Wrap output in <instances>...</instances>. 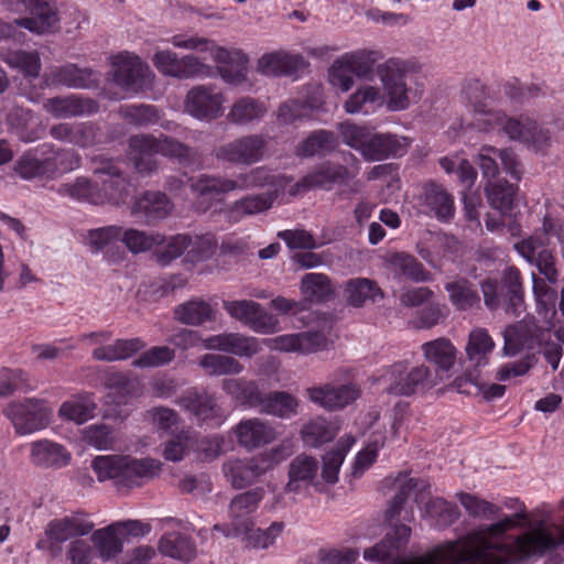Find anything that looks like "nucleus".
<instances>
[{
	"label": "nucleus",
	"mask_w": 564,
	"mask_h": 564,
	"mask_svg": "<svg viewBox=\"0 0 564 564\" xmlns=\"http://www.w3.org/2000/svg\"><path fill=\"white\" fill-rule=\"evenodd\" d=\"M161 462L154 458H134L122 455L97 456L91 468L99 481L111 479L119 488L140 487L144 481L156 477L161 471Z\"/></svg>",
	"instance_id": "obj_1"
},
{
	"label": "nucleus",
	"mask_w": 564,
	"mask_h": 564,
	"mask_svg": "<svg viewBox=\"0 0 564 564\" xmlns=\"http://www.w3.org/2000/svg\"><path fill=\"white\" fill-rule=\"evenodd\" d=\"M485 306L490 311L502 308L518 317L524 311V291L521 273L516 267H507L499 280L487 278L480 282Z\"/></svg>",
	"instance_id": "obj_2"
},
{
	"label": "nucleus",
	"mask_w": 564,
	"mask_h": 564,
	"mask_svg": "<svg viewBox=\"0 0 564 564\" xmlns=\"http://www.w3.org/2000/svg\"><path fill=\"white\" fill-rule=\"evenodd\" d=\"M94 527V522L84 511L54 518L45 525L43 538L36 542V549L56 557L62 554L65 542L88 535Z\"/></svg>",
	"instance_id": "obj_3"
},
{
	"label": "nucleus",
	"mask_w": 564,
	"mask_h": 564,
	"mask_svg": "<svg viewBox=\"0 0 564 564\" xmlns=\"http://www.w3.org/2000/svg\"><path fill=\"white\" fill-rule=\"evenodd\" d=\"M377 75L388 98V108L392 111L405 110L411 104L412 89L408 78L416 73V64L391 57L377 66Z\"/></svg>",
	"instance_id": "obj_4"
},
{
	"label": "nucleus",
	"mask_w": 564,
	"mask_h": 564,
	"mask_svg": "<svg viewBox=\"0 0 564 564\" xmlns=\"http://www.w3.org/2000/svg\"><path fill=\"white\" fill-rule=\"evenodd\" d=\"M267 147L268 141L263 134H245L215 147L212 156L223 164L249 166L263 160Z\"/></svg>",
	"instance_id": "obj_5"
},
{
	"label": "nucleus",
	"mask_w": 564,
	"mask_h": 564,
	"mask_svg": "<svg viewBox=\"0 0 564 564\" xmlns=\"http://www.w3.org/2000/svg\"><path fill=\"white\" fill-rule=\"evenodd\" d=\"M444 381V377L425 365H419L408 369L402 364L392 367L387 392L393 395H412L416 392H425Z\"/></svg>",
	"instance_id": "obj_6"
},
{
	"label": "nucleus",
	"mask_w": 564,
	"mask_h": 564,
	"mask_svg": "<svg viewBox=\"0 0 564 564\" xmlns=\"http://www.w3.org/2000/svg\"><path fill=\"white\" fill-rule=\"evenodd\" d=\"M98 178L96 193L93 197L95 205L110 203L119 205L124 203L129 196V181L122 173L120 166L112 160H101L94 169Z\"/></svg>",
	"instance_id": "obj_7"
},
{
	"label": "nucleus",
	"mask_w": 564,
	"mask_h": 564,
	"mask_svg": "<svg viewBox=\"0 0 564 564\" xmlns=\"http://www.w3.org/2000/svg\"><path fill=\"white\" fill-rule=\"evenodd\" d=\"M264 495L262 487H256L234 497L229 503L230 524H215L213 530L220 531L225 536L248 533L253 527L252 513L258 509Z\"/></svg>",
	"instance_id": "obj_8"
},
{
	"label": "nucleus",
	"mask_w": 564,
	"mask_h": 564,
	"mask_svg": "<svg viewBox=\"0 0 564 564\" xmlns=\"http://www.w3.org/2000/svg\"><path fill=\"white\" fill-rule=\"evenodd\" d=\"M6 414L12 422L17 434L28 435L48 426L53 410L45 401L30 398L23 402L11 403L7 408Z\"/></svg>",
	"instance_id": "obj_9"
},
{
	"label": "nucleus",
	"mask_w": 564,
	"mask_h": 564,
	"mask_svg": "<svg viewBox=\"0 0 564 564\" xmlns=\"http://www.w3.org/2000/svg\"><path fill=\"white\" fill-rule=\"evenodd\" d=\"M305 394L315 405L328 412H337L358 400L361 397V388L354 382L344 384L325 382L308 387Z\"/></svg>",
	"instance_id": "obj_10"
},
{
	"label": "nucleus",
	"mask_w": 564,
	"mask_h": 564,
	"mask_svg": "<svg viewBox=\"0 0 564 564\" xmlns=\"http://www.w3.org/2000/svg\"><path fill=\"white\" fill-rule=\"evenodd\" d=\"M225 97L213 85H197L191 88L184 99V110L202 121L215 120L223 113Z\"/></svg>",
	"instance_id": "obj_11"
},
{
	"label": "nucleus",
	"mask_w": 564,
	"mask_h": 564,
	"mask_svg": "<svg viewBox=\"0 0 564 564\" xmlns=\"http://www.w3.org/2000/svg\"><path fill=\"white\" fill-rule=\"evenodd\" d=\"M113 82L122 90L137 94L148 84L152 75L149 66L134 54L123 53L112 57Z\"/></svg>",
	"instance_id": "obj_12"
},
{
	"label": "nucleus",
	"mask_w": 564,
	"mask_h": 564,
	"mask_svg": "<svg viewBox=\"0 0 564 564\" xmlns=\"http://www.w3.org/2000/svg\"><path fill=\"white\" fill-rule=\"evenodd\" d=\"M544 333V329L536 324L533 316L508 325L502 333L503 355L514 357L523 349H532L536 344L542 343Z\"/></svg>",
	"instance_id": "obj_13"
},
{
	"label": "nucleus",
	"mask_w": 564,
	"mask_h": 564,
	"mask_svg": "<svg viewBox=\"0 0 564 564\" xmlns=\"http://www.w3.org/2000/svg\"><path fill=\"white\" fill-rule=\"evenodd\" d=\"M223 308L230 317L256 333L269 334L275 330L276 319L267 313L258 302L251 300L223 301Z\"/></svg>",
	"instance_id": "obj_14"
},
{
	"label": "nucleus",
	"mask_w": 564,
	"mask_h": 564,
	"mask_svg": "<svg viewBox=\"0 0 564 564\" xmlns=\"http://www.w3.org/2000/svg\"><path fill=\"white\" fill-rule=\"evenodd\" d=\"M177 403L210 427H219L226 419L217 399L206 391L191 389L177 400Z\"/></svg>",
	"instance_id": "obj_15"
},
{
	"label": "nucleus",
	"mask_w": 564,
	"mask_h": 564,
	"mask_svg": "<svg viewBox=\"0 0 564 564\" xmlns=\"http://www.w3.org/2000/svg\"><path fill=\"white\" fill-rule=\"evenodd\" d=\"M494 348L495 341L488 334V330L482 327L474 328L469 333L468 341L465 347V377L482 372V369L489 364Z\"/></svg>",
	"instance_id": "obj_16"
},
{
	"label": "nucleus",
	"mask_w": 564,
	"mask_h": 564,
	"mask_svg": "<svg viewBox=\"0 0 564 564\" xmlns=\"http://www.w3.org/2000/svg\"><path fill=\"white\" fill-rule=\"evenodd\" d=\"M223 471L235 489L249 487L268 473L259 454L247 458L229 459L223 465Z\"/></svg>",
	"instance_id": "obj_17"
},
{
	"label": "nucleus",
	"mask_w": 564,
	"mask_h": 564,
	"mask_svg": "<svg viewBox=\"0 0 564 564\" xmlns=\"http://www.w3.org/2000/svg\"><path fill=\"white\" fill-rule=\"evenodd\" d=\"M98 108L94 99L74 94L47 98L43 102V109L57 119L89 116L97 112Z\"/></svg>",
	"instance_id": "obj_18"
},
{
	"label": "nucleus",
	"mask_w": 564,
	"mask_h": 564,
	"mask_svg": "<svg viewBox=\"0 0 564 564\" xmlns=\"http://www.w3.org/2000/svg\"><path fill=\"white\" fill-rule=\"evenodd\" d=\"M70 460L72 454L63 444L48 438L30 444V462L37 468L59 469L69 465Z\"/></svg>",
	"instance_id": "obj_19"
},
{
	"label": "nucleus",
	"mask_w": 564,
	"mask_h": 564,
	"mask_svg": "<svg viewBox=\"0 0 564 564\" xmlns=\"http://www.w3.org/2000/svg\"><path fill=\"white\" fill-rule=\"evenodd\" d=\"M234 433L237 443L247 451L265 446L276 438L275 429L258 417L242 420L235 426Z\"/></svg>",
	"instance_id": "obj_20"
},
{
	"label": "nucleus",
	"mask_w": 564,
	"mask_h": 564,
	"mask_svg": "<svg viewBox=\"0 0 564 564\" xmlns=\"http://www.w3.org/2000/svg\"><path fill=\"white\" fill-rule=\"evenodd\" d=\"M204 348L247 358L257 355L261 350V346L256 337L246 336L240 333H223L209 336L204 340Z\"/></svg>",
	"instance_id": "obj_21"
},
{
	"label": "nucleus",
	"mask_w": 564,
	"mask_h": 564,
	"mask_svg": "<svg viewBox=\"0 0 564 564\" xmlns=\"http://www.w3.org/2000/svg\"><path fill=\"white\" fill-rule=\"evenodd\" d=\"M319 469L318 460L315 457L300 454L289 465V480L283 488L284 494H304L313 484Z\"/></svg>",
	"instance_id": "obj_22"
},
{
	"label": "nucleus",
	"mask_w": 564,
	"mask_h": 564,
	"mask_svg": "<svg viewBox=\"0 0 564 564\" xmlns=\"http://www.w3.org/2000/svg\"><path fill=\"white\" fill-rule=\"evenodd\" d=\"M409 148V140L392 133H372L369 137L362 158L367 161H381L389 156H401Z\"/></svg>",
	"instance_id": "obj_23"
},
{
	"label": "nucleus",
	"mask_w": 564,
	"mask_h": 564,
	"mask_svg": "<svg viewBox=\"0 0 564 564\" xmlns=\"http://www.w3.org/2000/svg\"><path fill=\"white\" fill-rule=\"evenodd\" d=\"M14 171L23 180L53 178L55 165L43 150V144L22 154L17 161Z\"/></svg>",
	"instance_id": "obj_24"
},
{
	"label": "nucleus",
	"mask_w": 564,
	"mask_h": 564,
	"mask_svg": "<svg viewBox=\"0 0 564 564\" xmlns=\"http://www.w3.org/2000/svg\"><path fill=\"white\" fill-rule=\"evenodd\" d=\"M48 78L55 85L88 89L98 86L100 73L88 67L80 68L75 64H66L51 68Z\"/></svg>",
	"instance_id": "obj_25"
},
{
	"label": "nucleus",
	"mask_w": 564,
	"mask_h": 564,
	"mask_svg": "<svg viewBox=\"0 0 564 564\" xmlns=\"http://www.w3.org/2000/svg\"><path fill=\"white\" fill-rule=\"evenodd\" d=\"M499 158L503 170L513 178L520 180L521 171L516 154L508 150H498L494 147H484L478 154V164L484 177L495 178L498 175L499 167L495 158Z\"/></svg>",
	"instance_id": "obj_26"
},
{
	"label": "nucleus",
	"mask_w": 564,
	"mask_h": 564,
	"mask_svg": "<svg viewBox=\"0 0 564 564\" xmlns=\"http://www.w3.org/2000/svg\"><path fill=\"white\" fill-rule=\"evenodd\" d=\"M421 348L425 360L436 367L432 371L443 376L444 380L448 378V372L457 359V349L453 343L448 338L441 337L424 343Z\"/></svg>",
	"instance_id": "obj_27"
},
{
	"label": "nucleus",
	"mask_w": 564,
	"mask_h": 564,
	"mask_svg": "<svg viewBox=\"0 0 564 564\" xmlns=\"http://www.w3.org/2000/svg\"><path fill=\"white\" fill-rule=\"evenodd\" d=\"M31 18L15 20V23L36 34L55 32L59 28V17L54 3L40 0L29 10Z\"/></svg>",
	"instance_id": "obj_28"
},
{
	"label": "nucleus",
	"mask_w": 564,
	"mask_h": 564,
	"mask_svg": "<svg viewBox=\"0 0 564 564\" xmlns=\"http://www.w3.org/2000/svg\"><path fill=\"white\" fill-rule=\"evenodd\" d=\"M208 51L213 58L221 64L218 66V73L224 80L230 84H240L246 79L247 58L240 52H230L215 46L212 41Z\"/></svg>",
	"instance_id": "obj_29"
},
{
	"label": "nucleus",
	"mask_w": 564,
	"mask_h": 564,
	"mask_svg": "<svg viewBox=\"0 0 564 564\" xmlns=\"http://www.w3.org/2000/svg\"><path fill=\"white\" fill-rule=\"evenodd\" d=\"M137 144L139 148L152 147L156 154L176 159L181 164H192L198 159V152L195 149L172 137L149 135V139L137 140Z\"/></svg>",
	"instance_id": "obj_30"
},
{
	"label": "nucleus",
	"mask_w": 564,
	"mask_h": 564,
	"mask_svg": "<svg viewBox=\"0 0 564 564\" xmlns=\"http://www.w3.org/2000/svg\"><path fill=\"white\" fill-rule=\"evenodd\" d=\"M276 197V191L246 195L228 207L226 210L227 218L237 223L245 217L262 214L273 206Z\"/></svg>",
	"instance_id": "obj_31"
},
{
	"label": "nucleus",
	"mask_w": 564,
	"mask_h": 564,
	"mask_svg": "<svg viewBox=\"0 0 564 564\" xmlns=\"http://www.w3.org/2000/svg\"><path fill=\"white\" fill-rule=\"evenodd\" d=\"M348 156L355 162V170H349L339 163L325 162L311 172L315 188L330 191L334 186L343 185L349 178L355 177L359 170L358 160L351 153H348Z\"/></svg>",
	"instance_id": "obj_32"
},
{
	"label": "nucleus",
	"mask_w": 564,
	"mask_h": 564,
	"mask_svg": "<svg viewBox=\"0 0 564 564\" xmlns=\"http://www.w3.org/2000/svg\"><path fill=\"white\" fill-rule=\"evenodd\" d=\"M254 406H258L261 413L290 419L299 412V400L285 391L260 392Z\"/></svg>",
	"instance_id": "obj_33"
},
{
	"label": "nucleus",
	"mask_w": 564,
	"mask_h": 564,
	"mask_svg": "<svg viewBox=\"0 0 564 564\" xmlns=\"http://www.w3.org/2000/svg\"><path fill=\"white\" fill-rule=\"evenodd\" d=\"M174 205L162 192H145L132 205V214H142L147 223H153L166 218Z\"/></svg>",
	"instance_id": "obj_34"
},
{
	"label": "nucleus",
	"mask_w": 564,
	"mask_h": 564,
	"mask_svg": "<svg viewBox=\"0 0 564 564\" xmlns=\"http://www.w3.org/2000/svg\"><path fill=\"white\" fill-rule=\"evenodd\" d=\"M346 302L354 307H362L367 302H377L384 297L376 281L367 278L349 279L344 289Z\"/></svg>",
	"instance_id": "obj_35"
},
{
	"label": "nucleus",
	"mask_w": 564,
	"mask_h": 564,
	"mask_svg": "<svg viewBox=\"0 0 564 564\" xmlns=\"http://www.w3.org/2000/svg\"><path fill=\"white\" fill-rule=\"evenodd\" d=\"M411 534V529L405 524L394 525L392 531L388 532L384 539L364 552V557L367 561H384L394 555V552L403 546Z\"/></svg>",
	"instance_id": "obj_36"
},
{
	"label": "nucleus",
	"mask_w": 564,
	"mask_h": 564,
	"mask_svg": "<svg viewBox=\"0 0 564 564\" xmlns=\"http://www.w3.org/2000/svg\"><path fill=\"white\" fill-rule=\"evenodd\" d=\"M387 265L398 279L424 282L430 276L424 265L414 256L405 252L390 254L387 259Z\"/></svg>",
	"instance_id": "obj_37"
},
{
	"label": "nucleus",
	"mask_w": 564,
	"mask_h": 564,
	"mask_svg": "<svg viewBox=\"0 0 564 564\" xmlns=\"http://www.w3.org/2000/svg\"><path fill=\"white\" fill-rule=\"evenodd\" d=\"M191 191L202 198L213 199L219 195L235 192L234 178L215 175L199 174L197 177L188 178Z\"/></svg>",
	"instance_id": "obj_38"
},
{
	"label": "nucleus",
	"mask_w": 564,
	"mask_h": 564,
	"mask_svg": "<svg viewBox=\"0 0 564 564\" xmlns=\"http://www.w3.org/2000/svg\"><path fill=\"white\" fill-rule=\"evenodd\" d=\"M145 346L147 344L139 337L117 339L110 345L95 348L91 357L105 362L126 360L144 349Z\"/></svg>",
	"instance_id": "obj_39"
},
{
	"label": "nucleus",
	"mask_w": 564,
	"mask_h": 564,
	"mask_svg": "<svg viewBox=\"0 0 564 564\" xmlns=\"http://www.w3.org/2000/svg\"><path fill=\"white\" fill-rule=\"evenodd\" d=\"M424 205L441 220L453 217L455 207L454 199L442 185L427 183L422 194Z\"/></svg>",
	"instance_id": "obj_40"
},
{
	"label": "nucleus",
	"mask_w": 564,
	"mask_h": 564,
	"mask_svg": "<svg viewBox=\"0 0 564 564\" xmlns=\"http://www.w3.org/2000/svg\"><path fill=\"white\" fill-rule=\"evenodd\" d=\"M448 299L457 311H469L480 305V295L466 278H457L445 284Z\"/></svg>",
	"instance_id": "obj_41"
},
{
	"label": "nucleus",
	"mask_w": 564,
	"mask_h": 564,
	"mask_svg": "<svg viewBox=\"0 0 564 564\" xmlns=\"http://www.w3.org/2000/svg\"><path fill=\"white\" fill-rule=\"evenodd\" d=\"M300 291L304 300L311 303H324L333 299L332 280L324 273H306L300 282Z\"/></svg>",
	"instance_id": "obj_42"
},
{
	"label": "nucleus",
	"mask_w": 564,
	"mask_h": 564,
	"mask_svg": "<svg viewBox=\"0 0 564 564\" xmlns=\"http://www.w3.org/2000/svg\"><path fill=\"white\" fill-rule=\"evenodd\" d=\"M267 108L263 102L251 97L237 99L227 113V120L236 126H248L263 118Z\"/></svg>",
	"instance_id": "obj_43"
},
{
	"label": "nucleus",
	"mask_w": 564,
	"mask_h": 564,
	"mask_svg": "<svg viewBox=\"0 0 564 564\" xmlns=\"http://www.w3.org/2000/svg\"><path fill=\"white\" fill-rule=\"evenodd\" d=\"M301 56L284 52H273L262 55L258 61V70L264 75H290L302 64Z\"/></svg>",
	"instance_id": "obj_44"
},
{
	"label": "nucleus",
	"mask_w": 564,
	"mask_h": 564,
	"mask_svg": "<svg viewBox=\"0 0 564 564\" xmlns=\"http://www.w3.org/2000/svg\"><path fill=\"white\" fill-rule=\"evenodd\" d=\"M159 551L164 556L188 563L196 555L193 541L178 532H171L163 535L159 542Z\"/></svg>",
	"instance_id": "obj_45"
},
{
	"label": "nucleus",
	"mask_w": 564,
	"mask_h": 564,
	"mask_svg": "<svg viewBox=\"0 0 564 564\" xmlns=\"http://www.w3.org/2000/svg\"><path fill=\"white\" fill-rule=\"evenodd\" d=\"M97 405L89 395H78L61 404L58 416L80 425L94 417Z\"/></svg>",
	"instance_id": "obj_46"
},
{
	"label": "nucleus",
	"mask_w": 564,
	"mask_h": 564,
	"mask_svg": "<svg viewBox=\"0 0 564 564\" xmlns=\"http://www.w3.org/2000/svg\"><path fill=\"white\" fill-rule=\"evenodd\" d=\"M174 318L184 325L199 326L213 318V308L206 301L193 299L175 307Z\"/></svg>",
	"instance_id": "obj_47"
},
{
	"label": "nucleus",
	"mask_w": 564,
	"mask_h": 564,
	"mask_svg": "<svg viewBox=\"0 0 564 564\" xmlns=\"http://www.w3.org/2000/svg\"><path fill=\"white\" fill-rule=\"evenodd\" d=\"M337 147V138L328 130H317L311 133L295 148V155L311 158L315 154L332 152Z\"/></svg>",
	"instance_id": "obj_48"
},
{
	"label": "nucleus",
	"mask_w": 564,
	"mask_h": 564,
	"mask_svg": "<svg viewBox=\"0 0 564 564\" xmlns=\"http://www.w3.org/2000/svg\"><path fill=\"white\" fill-rule=\"evenodd\" d=\"M336 434L337 427L323 416L312 419L301 430L302 441L308 447H318L328 443L335 438Z\"/></svg>",
	"instance_id": "obj_49"
},
{
	"label": "nucleus",
	"mask_w": 564,
	"mask_h": 564,
	"mask_svg": "<svg viewBox=\"0 0 564 564\" xmlns=\"http://www.w3.org/2000/svg\"><path fill=\"white\" fill-rule=\"evenodd\" d=\"M354 443L355 438L351 435L343 436L338 441L336 448L323 456L322 477L327 484L333 485L338 481L340 466Z\"/></svg>",
	"instance_id": "obj_50"
},
{
	"label": "nucleus",
	"mask_w": 564,
	"mask_h": 564,
	"mask_svg": "<svg viewBox=\"0 0 564 564\" xmlns=\"http://www.w3.org/2000/svg\"><path fill=\"white\" fill-rule=\"evenodd\" d=\"M198 366L210 377L239 375L243 366L234 357L219 354H205L198 359Z\"/></svg>",
	"instance_id": "obj_51"
},
{
	"label": "nucleus",
	"mask_w": 564,
	"mask_h": 564,
	"mask_svg": "<svg viewBox=\"0 0 564 564\" xmlns=\"http://www.w3.org/2000/svg\"><path fill=\"white\" fill-rule=\"evenodd\" d=\"M281 176H276L265 166H258L249 171L239 173L234 178L235 191H248L253 188H262L265 186L280 185Z\"/></svg>",
	"instance_id": "obj_52"
},
{
	"label": "nucleus",
	"mask_w": 564,
	"mask_h": 564,
	"mask_svg": "<svg viewBox=\"0 0 564 564\" xmlns=\"http://www.w3.org/2000/svg\"><path fill=\"white\" fill-rule=\"evenodd\" d=\"M91 540L94 549L97 550L104 560H109L122 552L121 535L113 523L104 529L96 530L91 535Z\"/></svg>",
	"instance_id": "obj_53"
},
{
	"label": "nucleus",
	"mask_w": 564,
	"mask_h": 564,
	"mask_svg": "<svg viewBox=\"0 0 564 564\" xmlns=\"http://www.w3.org/2000/svg\"><path fill=\"white\" fill-rule=\"evenodd\" d=\"M343 56L346 65H348L355 76L359 78L370 77L373 73L375 65L383 58V54L377 50H358Z\"/></svg>",
	"instance_id": "obj_54"
},
{
	"label": "nucleus",
	"mask_w": 564,
	"mask_h": 564,
	"mask_svg": "<svg viewBox=\"0 0 564 564\" xmlns=\"http://www.w3.org/2000/svg\"><path fill=\"white\" fill-rule=\"evenodd\" d=\"M121 240L132 253H141L151 250L154 246L164 242L165 237L159 232H147L139 229H127L121 234Z\"/></svg>",
	"instance_id": "obj_55"
},
{
	"label": "nucleus",
	"mask_w": 564,
	"mask_h": 564,
	"mask_svg": "<svg viewBox=\"0 0 564 564\" xmlns=\"http://www.w3.org/2000/svg\"><path fill=\"white\" fill-rule=\"evenodd\" d=\"M11 68L20 70L25 77L36 78L41 72V58L37 52L11 51L2 56Z\"/></svg>",
	"instance_id": "obj_56"
},
{
	"label": "nucleus",
	"mask_w": 564,
	"mask_h": 564,
	"mask_svg": "<svg viewBox=\"0 0 564 564\" xmlns=\"http://www.w3.org/2000/svg\"><path fill=\"white\" fill-rule=\"evenodd\" d=\"M487 199L490 206L502 214L509 212L517 194V186L509 184L507 181H498L489 183L486 188Z\"/></svg>",
	"instance_id": "obj_57"
},
{
	"label": "nucleus",
	"mask_w": 564,
	"mask_h": 564,
	"mask_svg": "<svg viewBox=\"0 0 564 564\" xmlns=\"http://www.w3.org/2000/svg\"><path fill=\"white\" fill-rule=\"evenodd\" d=\"M149 139L147 134L133 135L129 139V148L131 150V159L134 163V167L139 174L150 175L155 172L159 167V163L154 155L156 152L152 149V147L148 149V147L139 148L137 144V140Z\"/></svg>",
	"instance_id": "obj_58"
},
{
	"label": "nucleus",
	"mask_w": 564,
	"mask_h": 564,
	"mask_svg": "<svg viewBox=\"0 0 564 564\" xmlns=\"http://www.w3.org/2000/svg\"><path fill=\"white\" fill-rule=\"evenodd\" d=\"M188 243L189 235L187 234L172 236L169 240L165 239L162 245L156 246L158 249L153 252V258L160 265L166 267L185 252Z\"/></svg>",
	"instance_id": "obj_59"
},
{
	"label": "nucleus",
	"mask_w": 564,
	"mask_h": 564,
	"mask_svg": "<svg viewBox=\"0 0 564 564\" xmlns=\"http://www.w3.org/2000/svg\"><path fill=\"white\" fill-rule=\"evenodd\" d=\"M223 390L237 401L248 403L251 406L256 405L259 397V389L253 381L245 379L230 378L221 382Z\"/></svg>",
	"instance_id": "obj_60"
},
{
	"label": "nucleus",
	"mask_w": 564,
	"mask_h": 564,
	"mask_svg": "<svg viewBox=\"0 0 564 564\" xmlns=\"http://www.w3.org/2000/svg\"><path fill=\"white\" fill-rule=\"evenodd\" d=\"M457 498L468 514L474 518L492 520L501 511L500 507L470 494L459 492Z\"/></svg>",
	"instance_id": "obj_61"
},
{
	"label": "nucleus",
	"mask_w": 564,
	"mask_h": 564,
	"mask_svg": "<svg viewBox=\"0 0 564 564\" xmlns=\"http://www.w3.org/2000/svg\"><path fill=\"white\" fill-rule=\"evenodd\" d=\"M488 128H501L510 139L524 142V133L527 132V119L523 121L508 118L500 111H490L488 119H485Z\"/></svg>",
	"instance_id": "obj_62"
},
{
	"label": "nucleus",
	"mask_w": 564,
	"mask_h": 564,
	"mask_svg": "<svg viewBox=\"0 0 564 564\" xmlns=\"http://www.w3.org/2000/svg\"><path fill=\"white\" fill-rule=\"evenodd\" d=\"M121 234L119 226H105L88 230L85 240L91 252H99L117 241Z\"/></svg>",
	"instance_id": "obj_63"
},
{
	"label": "nucleus",
	"mask_w": 564,
	"mask_h": 564,
	"mask_svg": "<svg viewBox=\"0 0 564 564\" xmlns=\"http://www.w3.org/2000/svg\"><path fill=\"white\" fill-rule=\"evenodd\" d=\"M341 140L348 147L357 150L362 155V151L367 145L371 129L366 126H358L351 121H345L338 126Z\"/></svg>",
	"instance_id": "obj_64"
}]
</instances>
